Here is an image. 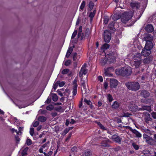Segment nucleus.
<instances>
[{"instance_id":"obj_61","label":"nucleus","mask_w":156,"mask_h":156,"mask_svg":"<svg viewBox=\"0 0 156 156\" xmlns=\"http://www.w3.org/2000/svg\"><path fill=\"white\" fill-rule=\"evenodd\" d=\"M100 128L102 129L103 130H106V129L105 128V127H104V126L102 125H101L100 126Z\"/></svg>"},{"instance_id":"obj_38","label":"nucleus","mask_w":156,"mask_h":156,"mask_svg":"<svg viewBox=\"0 0 156 156\" xmlns=\"http://www.w3.org/2000/svg\"><path fill=\"white\" fill-rule=\"evenodd\" d=\"M32 141L30 139H27L26 141V144L27 145H30L32 144Z\"/></svg>"},{"instance_id":"obj_51","label":"nucleus","mask_w":156,"mask_h":156,"mask_svg":"<svg viewBox=\"0 0 156 156\" xmlns=\"http://www.w3.org/2000/svg\"><path fill=\"white\" fill-rule=\"evenodd\" d=\"M58 86V84H57V82L53 85V88L55 90L56 89Z\"/></svg>"},{"instance_id":"obj_55","label":"nucleus","mask_w":156,"mask_h":156,"mask_svg":"<svg viewBox=\"0 0 156 156\" xmlns=\"http://www.w3.org/2000/svg\"><path fill=\"white\" fill-rule=\"evenodd\" d=\"M51 101V100L50 98H49V97L48 98L46 101H45V103L49 104V103Z\"/></svg>"},{"instance_id":"obj_29","label":"nucleus","mask_w":156,"mask_h":156,"mask_svg":"<svg viewBox=\"0 0 156 156\" xmlns=\"http://www.w3.org/2000/svg\"><path fill=\"white\" fill-rule=\"evenodd\" d=\"M86 2L84 1H83L80 5V11H82L84 9V8Z\"/></svg>"},{"instance_id":"obj_57","label":"nucleus","mask_w":156,"mask_h":156,"mask_svg":"<svg viewBox=\"0 0 156 156\" xmlns=\"http://www.w3.org/2000/svg\"><path fill=\"white\" fill-rule=\"evenodd\" d=\"M57 92L58 93V94L60 96H62L63 95L62 93L59 90H57Z\"/></svg>"},{"instance_id":"obj_25","label":"nucleus","mask_w":156,"mask_h":156,"mask_svg":"<svg viewBox=\"0 0 156 156\" xmlns=\"http://www.w3.org/2000/svg\"><path fill=\"white\" fill-rule=\"evenodd\" d=\"M111 67H109L107 69H105L104 70V74L105 76H110L111 75L109 73L108 70L109 69H112Z\"/></svg>"},{"instance_id":"obj_31","label":"nucleus","mask_w":156,"mask_h":156,"mask_svg":"<svg viewBox=\"0 0 156 156\" xmlns=\"http://www.w3.org/2000/svg\"><path fill=\"white\" fill-rule=\"evenodd\" d=\"M28 150V147H26L24 149L22 153V156H25L27 154V152Z\"/></svg>"},{"instance_id":"obj_17","label":"nucleus","mask_w":156,"mask_h":156,"mask_svg":"<svg viewBox=\"0 0 156 156\" xmlns=\"http://www.w3.org/2000/svg\"><path fill=\"white\" fill-rule=\"evenodd\" d=\"M130 6L132 9H137L139 7V4L136 2H133L131 3Z\"/></svg>"},{"instance_id":"obj_49","label":"nucleus","mask_w":156,"mask_h":156,"mask_svg":"<svg viewBox=\"0 0 156 156\" xmlns=\"http://www.w3.org/2000/svg\"><path fill=\"white\" fill-rule=\"evenodd\" d=\"M108 17H106L104 19V23H105L106 24L108 23Z\"/></svg>"},{"instance_id":"obj_21","label":"nucleus","mask_w":156,"mask_h":156,"mask_svg":"<svg viewBox=\"0 0 156 156\" xmlns=\"http://www.w3.org/2000/svg\"><path fill=\"white\" fill-rule=\"evenodd\" d=\"M112 140L117 143H120L121 139L118 136L116 135H114L112 136Z\"/></svg>"},{"instance_id":"obj_46","label":"nucleus","mask_w":156,"mask_h":156,"mask_svg":"<svg viewBox=\"0 0 156 156\" xmlns=\"http://www.w3.org/2000/svg\"><path fill=\"white\" fill-rule=\"evenodd\" d=\"M71 61L69 60H68L66 61L65 65L66 66H69L71 63Z\"/></svg>"},{"instance_id":"obj_13","label":"nucleus","mask_w":156,"mask_h":156,"mask_svg":"<svg viewBox=\"0 0 156 156\" xmlns=\"http://www.w3.org/2000/svg\"><path fill=\"white\" fill-rule=\"evenodd\" d=\"M49 146V142H47L45 144L42 145L39 150V152L41 153H43L44 151H45L48 149Z\"/></svg>"},{"instance_id":"obj_64","label":"nucleus","mask_w":156,"mask_h":156,"mask_svg":"<svg viewBox=\"0 0 156 156\" xmlns=\"http://www.w3.org/2000/svg\"><path fill=\"white\" fill-rule=\"evenodd\" d=\"M101 65H105L106 63V62H104V60H102L101 61Z\"/></svg>"},{"instance_id":"obj_12","label":"nucleus","mask_w":156,"mask_h":156,"mask_svg":"<svg viewBox=\"0 0 156 156\" xmlns=\"http://www.w3.org/2000/svg\"><path fill=\"white\" fill-rule=\"evenodd\" d=\"M77 82V80L76 79H75L73 82V90L72 92L73 96L76 95L77 94L78 86Z\"/></svg>"},{"instance_id":"obj_39","label":"nucleus","mask_w":156,"mask_h":156,"mask_svg":"<svg viewBox=\"0 0 156 156\" xmlns=\"http://www.w3.org/2000/svg\"><path fill=\"white\" fill-rule=\"evenodd\" d=\"M46 108L48 110L51 111L53 108V107L52 105H50L47 106Z\"/></svg>"},{"instance_id":"obj_42","label":"nucleus","mask_w":156,"mask_h":156,"mask_svg":"<svg viewBox=\"0 0 156 156\" xmlns=\"http://www.w3.org/2000/svg\"><path fill=\"white\" fill-rule=\"evenodd\" d=\"M34 132V129L33 128H31L30 129V134L32 136L33 135Z\"/></svg>"},{"instance_id":"obj_52","label":"nucleus","mask_w":156,"mask_h":156,"mask_svg":"<svg viewBox=\"0 0 156 156\" xmlns=\"http://www.w3.org/2000/svg\"><path fill=\"white\" fill-rule=\"evenodd\" d=\"M11 130L12 132L14 133V132H15L16 133L17 135L19 133L17 130L15 129L14 128H12L11 129Z\"/></svg>"},{"instance_id":"obj_37","label":"nucleus","mask_w":156,"mask_h":156,"mask_svg":"<svg viewBox=\"0 0 156 156\" xmlns=\"http://www.w3.org/2000/svg\"><path fill=\"white\" fill-rule=\"evenodd\" d=\"M94 6V4L92 2H90L89 7L90 8V10H91L92 9Z\"/></svg>"},{"instance_id":"obj_30","label":"nucleus","mask_w":156,"mask_h":156,"mask_svg":"<svg viewBox=\"0 0 156 156\" xmlns=\"http://www.w3.org/2000/svg\"><path fill=\"white\" fill-rule=\"evenodd\" d=\"M53 150V148H52V147L50 149V151L47 154L46 153L44 152V154L45 155V156H51L52 154Z\"/></svg>"},{"instance_id":"obj_40","label":"nucleus","mask_w":156,"mask_h":156,"mask_svg":"<svg viewBox=\"0 0 156 156\" xmlns=\"http://www.w3.org/2000/svg\"><path fill=\"white\" fill-rule=\"evenodd\" d=\"M39 124V122L38 121H36L33 122V125L34 127H36Z\"/></svg>"},{"instance_id":"obj_15","label":"nucleus","mask_w":156,"mask_h":156,"mask_svg":"<svg viewBox=\"0 0 156 156\" xmlns=\"http://www.w3.org/2000/svg\"><path fill=\"white\" fill-rule=\"evenodd\" d=\"M126 128H127L129 129L133 133H134L136 135V136L138 138H140L141 137V134L136 129H133L132 128L129 126H126Z\"/></svg>"},{"instance_id":"obj_53","label":"nucleus","mask_w":156,"mask_h":156,"mask_svg":"<svg viewBox=\"0 0 156 156\" xmlns=\"http://www.w3.org/2000/svg\"><path fill=\"white\" fill-rule=\"evenodd\" d=\"M149 59L147 58H145L143 60V62L144 63H147L149 62Z\"/></svg>"},{"instance_id":"obj_14","label":"nucleus","mask_w":156,"mask_h":156,"mask_svg":"<svg viewBox=\"0 0 156 156\" xmlns=\"http://www.w3.org/2000/svg\"><path fill=\"white\" fill-rule=\"evenodd\" d=\"M118 84V81L116 79H111L110 81V85L111 88H116Z\"/></svg>"},{"instance_id":"obj_33","label":"nucleus","mask_w":156,"mask_h":156,"mask_svg":"<svg viewBox=\"0 0 156 156\" xmlns=\"http://www.w3.org/2000/svg\"><path fill=\"white\" fill-rule=\"evenodd\" d=\"M107 98L109 101L110 102H112L113 100L112 96L110 94H108L107 95Z\"/></svg>"},{"instance_id":"obj_22","label":"nucleus","mask_w":156,"mask_h":156,"mask_svg":"<svg viewBox=\"0 0 156 156\" xmlns=\"http://www.w3.org/2000/svg\"><path fill=\"white\" fill-rule=\"evenodd\" d=\"M109 44H104L101 47V49L103 51H104L108 48H109Z\"/></svg>"},{"instance_id":"obj_26","label":"nucleus","mask_w":156,"mask_h":156,"mask_svg":"<svg viewBox=\"0 0 156 156\" xmlns=\"http://www.w3.org/2000/svg\"><path fill=\"white\" fill-rule=\"evenodd\" d=\"M38 120L41 122H44L46 120V118L45 117L43 116H39L38 119Z\"/></svg>"},{"instance_id":"obj_36","label":"nucleus","mask_w":156,"mask_h":156,"mask_svg":"<svg viewBox=\"0 0 156 156\" xmlns=\"http://www.w3.org/2000/svg\"><path fill=\"white\" fill-rule=\"evenodd\" d=\"M69 71V69H64L62 72V73L63 74H67Z\"/></svg>"},{"instance_id":"obj_44","label":"nucleus","mask_w":156,"mask_h":156,"mask_svg":"<svg viewBox=\"0 0 156 156\" xmlns=\"http://www.w3.org/2000/svg\"><path fill=\"white\" fill-rule=\"evenodd\" d=\"M77 33V31L76 30H75L72 35L71 38L73 39L74 38V37L76 36V35Z\"/></svg>"},{"instance_id":"obj_3","label":"nucleus","mask_w":156,"mask_h":156,"mask_svg":"<svg viewBox=\"0 0 156 156\" xmlns=\"http://www.w3.org/2000/svg\"><path fill=\"white\" fill-rule=\"evenodd\" d=\"M132 72L131 69L129 66H126L121 68L117 69L115 70V73L117 75L128 76L130 75Z\"/></svg>"},{"instance_id":"obj_27","label":"nucleus","mask_w":156,"mask_h":156,"mask_svg":"<svg viewBox=\"0 0 156 156\" xmlns=\"http://www.w3.org/2000/svg\"><path fill=\"white\" fill-rule=\"evenodd\" d=\"M119 103L117 101L114 102L113 104L112 105V107L114 109H116L119 107Z\"/></svg>"},{"instance_id":"obj_54","label":"nucleus","mask_w":156,"mask_h":156,"mask_svg":"<svg viewBox=\"0 0 156 156\" xmlns=\"http://www.w3.org/2000/svg\"><path fill=\"white\" fill-rule=\"evenodd\" d=\"M98 80L100 81V82H102L103 79L102 76H99L98 77Z\"/></svg>"},{"instance_id":"obj_48","label":"nucleus","mask_w":156,"mask_h":156,"mask_svg":"<svg viewBox=\"0 0 156 156\" xmlns=\"http://www.w3.org/2000/svg\"><path fill=\"white\" fill-rule=\"evenodd\" d=\"M90 151H88L87 152H86L83 156H90Z\"/></svg>"},{"instance_id":"obj_8","label":"nucleus","mask_w":156,"mask_h":156,"mask_svg":"<svg viewBox=\"0 0 156 156\" xmlns=\"http://www.w3.org/2000/svg\"><path fill=\"white\" fill-rule=\"evenodd\" d=\"M117 54L115 53H110L109 54H107L105 56L106 59L107 58V61L110 63L114 62L116 61V57Z\"/></svg>"},{"instance_id":"obj_4","label":"nucleus","mask_w":156,"mask_h":156,"mask_svg":"<svg viewBox=\"0 0 156 156\" xmlns=\"http://www.w3.org/2000/svg\"><path fill=\"white\" fill-rule=\"evenodd\" d=\"M125 85L128 89L134 91L138 90L140 88V84L137 82H127Z\"/></svg>"},{"instance_id":"obj_18","label":"nucleus","mask_w":156,"mask_h":156,"mask_svg":"<svg viewBox=\"0 0 156 156\" xmlns=\"http://www.w3.org/2000/svg\"><path fill=\"white\" fill-rule=\"evenodd\" d=\"M145 30L148 32H152L154 30V28L152 25L149 24L145 28Z\"/></svg>"},{"instance_id":"obj_9","label":"nucleus","mask_w":156,"mask_h":156,"mask_svg":"<svg viewBox=\"0 0 156 156\" xmlns=\"http://www.w3.org/2000/svg\"><path fill=\"white\" fill-rule=\"evenodd\" d=\"M87 80L86 78L84 79H81V84L83 87V89H81L82 93L83 94H85L87 93L86 85H87Z\"/></svg>"},{"instance_id":"obj_20","label":"nucleus","mask_w":156,"mask_h":156,"mask_svg":"<svg viewBox=\"0 0 156 156\" xmlns=\"http://www.w3.org/2000/svg\"><path fill=\"white\" fill-rule=\"evenodd\" d=\"M82 26H80L79 29L78 33V37L79 38L80 37H81V40L83 38V35L82 33Z\"/></svg>"},{"instance_id":"obj_19","label":"nucleus","mask_w":156,"mask_h":156,"mask_svg":"<svg viewBox=\"0 0 156 156\" xmlns=\"http://www.w3.org/2000/svg\"><path fill=\"white\" fill-rule=\"evenodd\" d=\"M141 96L144 98H146L149 97L150 95L149 93L147 91L142 90L141 93Z\"/></svg>"},{"instance_id":"obj_11","label":"nucleus","mask_w":156,"mask_h":156,"mask_svg":"<svg viewBox=\"0 0 156 156\" xmlns=\"http://www.w3.org/2000/svg\"><path fill=\"white\" fill-rule=\"evenodd\" d=\"M86 64L83 65L79 73V76L80 77H82L83 75H85L87 72V69L86 68Z\"/></svg>"},{"instance_id":"obj_58","label":"nucleus","mask_w":156,"mask_h":156,"mask_svg":"<svg viewBox=\"0 0 156 156\" xmlns=\"http://www.w3.org/2000/svg\"><path fill=\"white\" fill-rule=\"evenodd\" d=\"M73 48L71 47H70L69 48L67 52H69V53L71 54V53L73 51Z\"/></svg>"},{"instance_id":"obj_1","label":"nucleus","mask_w":156,"mask_h":156,"mask_svg":"<svg viewBox=\"0 0 156 156\" xmlns=\"http://www.w3.org/2000/svg\"><path fill=\"white\" fill-rule=\"evenodd\" d=\"M134 11L129 10L122 14L120 16V19L122 22L123 23H126L131 19L133 16Z\"/></svg>"},{"instance_id":"obj_62","label":"nucleus","mask_w":156,"mask_h":156,"mask_svg":"<svg viewBox=\"0 0 156 156\" xmlns=\"http://www.w3.org/2000/svg\"><path fill=\"white\" fill-rule=\"evenodd\" d=\"M42 126L41 125L39 126L37 128V130L38 131H39L41 128Z\"/></svg>"},{"instance_id":"obj_56","label":"nucleus","mask_w":156,"mask_h":156,"mask_svg":"<svg viewBox=\"0 0 156 156\" xmlns=\"http://www.w3.org/2000/svg\"><path fill=\"white\" fill-rule=\"evenodd\" d=\"M77 149V147H73L71 149V151L73 152H75L76 151Z\"/></svg>"},{"instance_id":"obj_35","label":"nucleus","mask_w":156,"mask_h":156,"mask_svg":"<svg viewBox=\"0 0 156 156\" xmlns=\"http://www.w3.org/2000/svg\"><path fill=\"white\" fill-rule=\"evenodd\" d=\"M84 102L88 105H91L92 104L90 100H88L86 98L84 99Z\"/></svg>"},{"instance_id":"obj_43","label":"nucleus","mask_w":156,"mask_h":156,"mask_svg":"<svg viewBox=\"0 0 156 156\" xmlns=\"http://www.w3.org/2000/svg\"><path fill=\"white\" fill-rule=\"evenodd\" d=\"M141 101L145 103H147L149 102L148 100L146 99V98H145L144 99H142Z\"/></svg>"},{"instance_id":"obj_32","label":"nucleus","mask_w":156,"mask_h":156,"mask_svg":"<svg viewBox=\"0 0 156 156\" xmlns=\"http://www.w3.org/2000/svg\"><path fill=\"white\" fill-rule=\"evenodd\" d=\"M95 13V10L93 11V12H90L89 14V16L91 18V19H92L94 16Z\"/></svg>"},{"instance_id":"obj_59","label":"nucleus","mask_w":156,"mask_h":156,"mask_svg":"<svg viewBox=\"0 0 156 156\" xmlns=\"http://www.w3.org/2000/svg\"><path fill=\"white\" fill-rule=\"evenodd\" d=\"M109 27L110 28H112L114 26V23H110L109 25Z\"/></svg>"},{"instance_id":"obj_50","label":"nucleus","mask_w":156,"mask_h":156,"mask_svg":"<svg viewBox=\"0 0 156 156\" xmlns=\"http://www.w3.org/2000/svg\"><path fill=\"white\" fill-rule=\"evenodd\" d=\"M23 131V128L20 127H19V131H18L19 133L18 134H17V135H19L20 133V134H21V133H22L21 132Z\"/></svg>"},{"instance_id":"obj_60","label":"nucleus","mask_w":156,"mask_h":156,"mask_svg":"<svg viewBox=\"0 0 156 156\" xmlns=\"http://www.w3.org/2000/svg\"><path fill=\"white\" fill-rule=\"evenodd\" d=\"M145 132L147 133H148L150 131V130L148 129L145 128L144 129Z\"/></svg>"},{"instance_id":"obj_23","label":"nucleus","mask_w":156,"mask_h":156,"mask_svg":"<svg viewBox=\"0 0 156 156\" xmlns=\"http://www.w3.org/2000/svg\"><path fill=\"white\" fill-rule=\"evenodd\" d=\"M51 95L52 98V100L54 101H56L58 100V97L56 94L54 93L51 94Z\"/></svg>"},{"instance_id":"obj_24","label":"nucleus","mask_w":156,"mask_h":156,"mask_svg":"<svg viewBox=\"0 0 156 156\" xmlns=\"http://www.w3.org/2000/svg\"><path fill=\"white\" fill-rule=\"evenodd\" d=\"M120 18V16L119 13H115L113 16L112 19L114 20L115 21Z\"/></svg>"},{"instance_id":"obj_6","label":"nucleus","mask_w":156,"mask_h":156,"mask_svg":"<svg viewBox=\"0 0 156 156\" xmlns=\"http://www.w3.org/2000/svg\"><path fill=\"white\" fill-rule=\"evenodd\" d=\"M153 38L152 36H150L149 35L144 37L146 41V44L144 48L151 50L153 47V44L152 42Z\"/></svg>"},{"instance_id":"obj_28","label":"nucleus","mask_w":156,"mask_h":156,"mask_svg":"<svg viewBox=\"0 0 156 156\" xmlns=\"http://www.w3.org/2000/svg\"><path fill=\"white\" fill-rule=\"evenodd\" d=\"M145 120L146 122L148 123H149V121H152V119L150 117V114H148L145 118Z\"/></svg>"},{"instance_id":"obj_7","label":"nucleus","mask_w":156,"mask_h":156,"mask_svg":"<svg viewBox=\"0 0 156 156\" xmlns=\"http://www.w3.org/2000/svg\"><path fill=\"white\" fill-rule=\"evenodd\" d=\"M143 138L145 140L146 143L151 145H154L156 144V141L150 136L144 133L143 135Z\"/></svg>"},{"instance_id":"obj_63","label":"nucleus","mask_w":156,"mask_h":156,"mask_svg":"<svg viewBox=\"0 0 156 156\" xmlns=\"http://www.w3.org/2000/svg\"><path fill=\"white\" fill-rule=\"evenodd\" d=\"M71 53H69V52H67L66 55V57L67 58H68L69 56H70Z\"/></svg>"},{"instance_id":"obj_41","label":"nucleus","mask_w":156,"mask_h":156,"mask_svg":"<svg viewBox=\"0 0 156 156\" xmlns=\"http://www.w3.org/2000/svg\"><path fill=\"white\" fill-rule=\"evenodd\" d=\"M132 145L133 147L135 148L136 150H137L139 149V147L138 145L136 144L135 143H132Z\"/></svg>"},{"instance_id":"obj_34","label":"nucleus","mask_w":156,"mask_h":156,"mask_svg":"<svg viewBox=\"0 0 156 156\" xmlns=\"http://www.w3.org/2000/svg\"><path fill=\"white\" fill-rule=\"evenodd\" d=\"M57 84H58V86H59L60 87H63L65 84V83L63 81L60 82V81H58L57 82Z\"/></svg>"},{"instance_id":"obj_2","label":"nucleus","mask_w":156,"mask_h":156,"mask_svg":"<svg viewBox=\"0 0 156 156\" xmlns=\"http://www.w3.org/2000/svg\"><path fill=\"white\" fill-rule=\"evenodd\" d=\"M142 62L141 55L140 53H137L134 56L133 61L131 63V65L133 67L138 68Z\"/></svg>"},{"instance_id":"obj_45","label":"nucleus","mask_w":156,"mask_h":156,"mask_svg":"<svg viewBox=\"0 0 156 156\" xmlns=\"http://www.w3.org/2000/svg\"><path fill=\"white\" fill-rule=\"evenodd\" d=\"M77 54L76 53H73V59L74 61H76L77 59Z\"/></svg>"},{"instance_id":"obj_16","label":"nucleus","mask_w":156,"mask_h":156,"mask_svg":"<svg viewBox=\"0 0 156 156\" xmlns=\"http://www.w3.org/2000/svg\"><path fill=\"white\" fill-rule=\"evenodd\" d=\"M151 49L144 48L142 50L141 54L144 56H148L151 53Z\"/></svg>"},{"instance_id":"obj_47","label":"nucleus","mask_w":156,"mask_h":156,"mask_svg":"<svg viewBox=\"0 0 156 156\" xmlns=\"http://www.w3.org/2000/svg\"><path fill=\"white\" fill-rule=\"evenodd\" d=\"M151 115L154 119H156V112H153L151 113Z\"/></svg>"},{"instance_id":"obj_5","label":"nucleus","mask_w":156,"mask_h":156,"mask_svg":"<svg viewBox=\"0 0 156 156\" xmlns=\"http://www.w3.org/2000/svg\"><path fill=\"white\" fill-rule=\"evenodd\" d=\"M129 107L130 110L132 111L136 112L140 110H146L150 112L151 111V108L150 106H143L142 108L138 109L137 106L136 105L133 104H131L129 105Z\"/></svg>"},{"instance_id":"obj_10","label":"nucleus","mask_w":156,"mask_h":156,"mask_svg":"<svg viewBox=\"0 0 156 156\" xmlns=\"http://www.w3.org/2000/svg\"><path fill=\"white\" fill-rule=\"evenodd\" d=\"M104 37L105 41L106 42H109L111 39V35L108 31L105 30L104 34Z\"/></svg>"}]
</instances>
